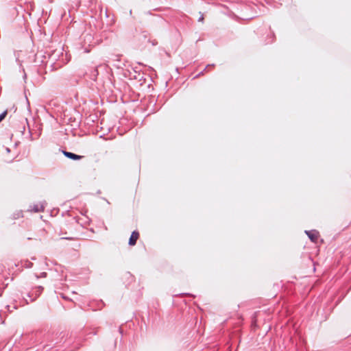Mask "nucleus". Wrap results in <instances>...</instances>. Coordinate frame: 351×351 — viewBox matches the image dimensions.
<instances>
[{
  "instance_id": "14",
  "label": "nucleus",
  "mask_w": 351,
  "mask_h": 351,
  "mask_svg": "<svg viewBox=\"0 0 351 351\" xmlns=\"http://www.w3.org/2000/svg\"><path fill=\"white\" fill-rule=\"evenodd\" d=\"M203 20H204V16H203V15L202 14V15L199 16V18L198 19V21H203Z\"/></svg>"
},
{
  "instance_id": "8",
  "label": "nucleus",
  "mask_w": 351,
  "mask_h": 351,
  "mask_svg": "<svg viewBox=\"0 0 351 351\" xmlns=\"http://www.w3.org/2000/svg\"><path fill=\"white\" fill-rule=\"evenodd\" d=\"M6 279V274L5 273V267L0 264V283Z\"/></svg>"
},
{
  "instance_id": "7",
  "label": "nucleus",
  "mask_w": 351,
  "mask_h": 351,
  "mask_svg": "<svg viewBox=\"0 0 351 351\" xmlns=\"http://www.w3.org/2000/svg\"><path fill=\"white\" fill-rule=\"evenodd\" d=\"M29 210L34 213H38L43 211L44 206L42 204H34L33 206H29Z\"/></svg>"
},
{
  "instance_id": "5",
  "label": "nucleus",
  "mask_w": 351,
  "mask_h": 351,
  "mask_svg": "<svg viewBox=\"0 0 351 351\" xmlns=\"http://www.w3.org/2000/svg\"><path fill=\"white\" fill-rule=\"evenodd\" d=\"M62 152L64 155V156H66V158L71 159L73 160H80L83 157L82 156H80V155L75 154L74 153L64 151V150H62Z\"/></svg>"
},
{
  "instance_id": "4",
  "label": "nucleus",
  "mask_w": 351,
  "mask_h": 351,
  "mask_svg": "<svg viewBox=\"0 0 351 351\" xmlns=\"http://www.w3.org/2000/svg\"><path fill=\"white\" fill-rule=\"evenodd\" d=\"M305 233L312 242L316 243L319 237L318 231L315 230H305Z\"/></svg>"
},
{
  "instance_id": "13",
  "label": "nucleus",
  "mask_w": 351,
  "mask_h": 351,
  "mask_svg": "<svg viewBox=\"0 0 351 351\" xmlns=\"http://www.w3.org/2000/svg\"><path fill=\"white\" fill-rule=\"evenodd\" d=\"M60 66H61V65H58V67H60ZM51 67L52 68V69H58V66H56L53 62H52L51 64Z\"/></svg>"
},
{
  "instance_id": "1",
  "label": "nucleus",
  "mask_w": 351,
  "mask_h": 351,
  "mask_svg": "<svg viewBox=\"0 0 351 351\" xmlns=\"http://www.w3.org/2000/svg\"><path fill=\"white\" fill-rule=\"evenodd\" d=\"M82 45L85 53L90 51V47L94 45V37L90 33H84L82 35Z\"/></svg>"
},
{
  "instance_id": "3",
  "label": "nucleus",
  "mask_w": 351,
  "mask_h": 351,
  "mask_svg": "<svg viewBox=\"0 0 351 351\" xmlns=\"http://www.w3.org/2000/svg\"><path fill=\"white\" fill-rule=\"evenodd\" d=\"M43 289L44 288L42 286H38L32 293H28V297L30 298V301H34L41 294Z\"/></svg>"
},
{
  "instance_id": "12",
  "label": "nucleus",
  "mask_w": 351,
  "mask_h": 351,
  "mask_svg": "<svg viewBox=\"0 0 351 351\" xmlns=\"http://www.w3.org/2000/svg\"><path fill=\"white\" fill-rule=\"evenodd\" d=\"M47 276V274L46 272H42L40 273V274L38 276V275H36V278L37 279L40 278H46Z\"/></svg>"
},
{
  "instance_id": "11",
  "label": "nucleus",
  "mask_w": 351,
  "mask_h": 351,
  "mask_svg": "<svg viewBox=\"0 0 351 351\" xmlns=\"http://www.w3.org/2000/svg\"><path fill=\"white\" fill-rule=\"evenodd\" d=\"M7 114H8L7 110H5L1 114H0V122L5 119V117L7 115Z\"/></svg>"
},
{
  "instance_id": "10",
  "label": "nucleus",
  "mask_w": 351,
  "mask_h": 351,
  "mask_svg": "<svg viewBox=\"0 0 351 351\" xmlns=\"http://www.w3.org/2000/svg\"><path fill=\"white\" fill-rule=\"evenodd\" d=\"M98 74H99V73H98L97 68L95 67L90 75L91 79L95 80L96 79L97 76L98 75Z\"/></svg>"
},
{
  "instance_id": "9",
  "label": "nucleus",
  "mask_w": 351,
  "mask_h": 351,
  "mask_svg": "<svg viewBox=\"0 0 351 351\" xmlns=\"http://www.w3.org/2000/svg\"><path fill=\"white\" fill-rule=\"evenodd\" d=\"M21 264V267H23L25 268H31L33 266V263L28 260L22 261Z\"/></svg>"
},
{
  "instance_id": "16",
  "label": "nucleus",
  "mask_w": 351,
  "mask_h": 351,
  "mask_svg": "<svg viewBox=\"0 0 351 351\" xmlns=\"http://www.w3.org/2000/svg\"><path fill=\"white\" fill-rule=\"evenodd\" d=\"M92 334H93V335H95L97 334V332H96V331H94V332H92Z\"/></svg>"
},
{
  "instance_id": "15",
  "label": "nucleus",
  "mask_w": 351,
  "mask_h": 351,
  "mask_svg": "<svg viewBox=\"0 0 351 351\" xmlns=\"http://www.w3.org/2000/svg\"><path fill=\"white\" fill-rule=\"evenodd\" d=\"M62 239H67V240H72L73 239L72 237H63Z\"/></svg>"
},
{
  "instance_id": "2",
  "label": "nucleus",
  "mask_w": 351,
  "mask_h": 351,
  "mask_svg": "<svg viewBox=\"0 0 351 351\" xmlns=\"http://www.w3.org/2000/svg\"><path fill=\"white\" fill-rule=\"evenodd\" d=\"M56 339L53 340V343L51 344L50 346H55L60 344L61 343H66L67 341V337H68V333L66 332H61L59 334L56 335Z\"/></svg>"
},
{
  "instance_id": "6",
  "label": "nucleus",
  "mask_w": 351,
  "mask_h": 351,
  "mask_svg": "<svg viewBox=\"0 0 351 351\" xmlns=\"http://www.w3.org/2000/svg\"><path fill=\"white\" fill-rule=\"evenodd\" d=\"M139 233L138 231L134 230L132 232L131 236L129 239L128 244L130 245H134L136 243L137 239H138Z\"/></svg>"
}]
</instances>
